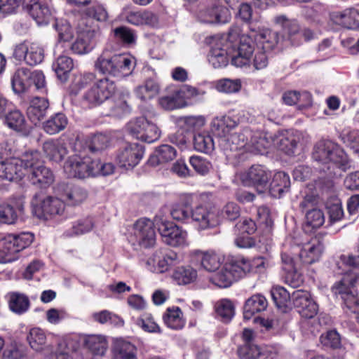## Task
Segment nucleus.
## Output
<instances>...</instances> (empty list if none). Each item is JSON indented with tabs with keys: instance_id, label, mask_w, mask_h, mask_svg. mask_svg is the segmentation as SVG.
Returning <instances> with one entry per match:
<instances>
[{
	"instance_id": "13d9d810",
	"label": "nucleus",
	"mask_w": 359,
	"mask_h": 359,
	"mask_svg": "<svg viewBox=\"0 0 359 359\" xmlns=\"http://www.w3.org/2000/svg\"><path fill=\"white\" fill-rule=\"evenodd\" d=\"M148 121L144 116L132 119L128 123L126 130L133 137L139 140L140 135L143 133L144 127L147 126Z\"/></svg>"
},
{
	"instance_id": "7c9ffc66",
	"label": "nucleus",
	"mask_w": 359,
	"mask_h": 359,
	"mask_svg": "<svg viewBox=\"0 0 359 359\" xmlns=\"http://www.w3.org/2000/svg\"><path fill=\"white\" fill-rule=\"evenodd\" d=\"M26 175H27L28 179L32 184L40 187H49L55 180L53 172L43 164L34 167Z\"/></svg>"
},
{
	"instance_id": "4d7b16f0",
	"label": "nucleus",
	"mask_w": 359,
	"mask_h": 359,
	"mask_svg": "<svg viewBox=\"0 0 359 359\" xmlns=\"http://www.w3.org/2000/svg\"><path fill=\"white\" fill-rule=\"evenodd\" d=\"M20 159L22 161V164L25 168L26 173L31 171L34 167L42 165L41 162V154L38 151L25 152L22 155Z\"/></svg>"
},
{
	"instance_id": "09e8293b",
	"label": "nucleus",
	"mask_w": 359,
	"mask_h": 359,
	"mask_svg": "<svg viewBox=\"0 0 359 359\" xmlns=\"http://www.w3.org/2000/svg\"><path fill=\"white\" fill-rule=\"evenodd\" d=\"M67 125L66 116L62 113H57L43 123L44 130L54 135L64 130Z\"/></svg>"
},
{
	"instance_id": "f8f14e48",
	"label": "nucleus",
	"mask_w": 359,
	"mask_h": 359,
	"mask_svg": "<svg viewBox=\"0 0 359 359\" xmlns=\"http://www.w3.org/2000/svg\"><path fill=\"white\" fill-rule=\"evenodd\" d=\"M31 204L34 215L44 219L53 215L62 214L66 207L63 200L46 195L41 191L33 196Z\"/></svg>"
},
{
	"instance_id": "338daca9",
	"label": "nucleus",
	"mask_w": 359,
	"mask_h": 359,
	"mask_svg": "<svg viewBox=\"0 0 359 359\" xmlns=\"http://www.w3.org/2000/svg\"><path fill=\"white\" fill-rule=\"evenodd\" d=\"M137 325L145 332L151 333H159L161 329L158 325L154 320L153 316L148 313H144L142 317L138 319Z\"/></svg>"
},
{
	"instance_id": "864d4df0",
	"label": "nucleus",
	"mask_w": 359,
	"mask_h": 359,
	"mask_svg": "<svg viewBox=\"0 0 359 359\" xmlns=\"http://www.w3.org/2000/svg\"><path fill=\"white\" fill-rule=\"evenodd\" d=\"M325 222L323 212L318 208L311 209L306 212L305 227L315 229L320 227Z\"/></svg>"
},
{
	"instance_id": "c03bdc74",
	"label": "nucleus",
	"mask_w": 359,
	"mask_h": 359,
	"mask_svg": "<svg viewBox=\"0 0 359 359\" xmlns=\"http://www.w3.org/2000/svg\"><path fill=\"white\" fill-rule=\"evenodd\" d=\"M177 155L175 149L168 144H162L156 149L149 158V163L153 165L172 161Z\"/></svg>"
},
{
	"instance_id": "680f3d73",
	"label": "nucleus",
	"mask_w": 359,
	"mask_h": 359,
	"mask_svg": "<svg viewBox=\"0 0 359 359\" xmlns=\"http://www.w3.org/2000/svg\"><path fill=\"white\" fill-rule=\"evenodd\" d=\"M262 348L254 343L244 344L238 349L241 359H257Z\"/></svg>"
},
{
	"instance_id": "603ef678",
	"label": "nucleus",
	"mask_w": 359,
	"mask_h": 359,
	"mask_svg": "<svg viewBox=\"0 0 359 359\" xmlns=\"http://www.w3.org/2000/svg\"><path fill=\"white\" fill-rule=\"evenodd\" d=\"M173 278L179 285L193 283L197 278V271L191 267H178L173 273Z\"/></svg>"
},
{
	"instance_id": "393cba45",
	"label": "nucleus",
	"mask_w": 359,
	"mask_h": 359,
	"mask_svg": "<svg viewBox=\"0 0 359 359\" xmlns=\"http://www.w3.org/2000/svg\"><path fill=\"white\" fill-rule=\"evenodd\" d=\"M282 262L283 264V269L285 271L284 279L286 284L292 288L299 287L304 280L302 274L299 272V264L292 257L286 252L281 254Z\"/></svg>"
},
{
	"instance_id": "a18cd8bd",
	"label": "nucleus",
	"mask_w": 359,
	"mask_h": 359,
	"mask_svg": "<svg viewBox=\"0 0 359 359\" xmlns=\"http://www.w3.org/2000/svg\"><path fill=\"white\" fill-rule=\"evenodd\" d=\"M215 310L217 318L224 323L231 321L235 314L234 306L228 299L217 301L215 304Z\"/></svg>"
},
{
	"instance_id": "4be33fe9",
	"label": "nucleus",
	"mask_w": 359,
	"mask_h": 359,
	"mask_svg": "<svg viewBox=\"0 0 359 359\" xmlns=\"http://www.w3.org/2000/svg\"><path fill=\"white\" fill-rule=\"evenodd\" d=\"M196 18L204 24H226L231 20V14L226 7L214 4L200 8Z\"/></svg>"
},
{
	"instance_id": "a211bd4d",
	"label": "nucleus",
	"mask_w": 359,
	"mask_h": 359,
	"mask_svg": "<svg viewBox=\"0 0 359 359\" xmlns=\"http://www.w3.org/2000/svg\"><path fill=\"white\" fill-rule=\"evenodd\" d=\"M192 209L193 224L198 231L212 229L219 223V212L216 208L197 203Z\"/></svg>"
},
{
	"instance_id": "a19ab883",
	"label": "nucleus",
	"mask_w": 359,
	"mask_h": 359,
	"mask_svg": "<svg viewBox=\"0 0 359 359\" xmlns=\"http://www.w3.org/2000/svg\"><path fill=\"white\" fill-rule=\"evenodd\" d=\"M49 103L46 98L35 97L27 109V115L30 120L35 124L46 116Z\"/></svg>"
},
{
	"instance_id": "9b49d317",
	"label": "nucleus",
	"mask_w": 359,
	"mask_h": 359,
	"mask_svg": "<svg viewBox=\"0 0 359 359\" xmlns=\"http://www.w3.org/2000/svg\"><path fill=\"white\" fill-rule=\"evenodd\" d=\"M154 222L164 243L172 247L188 245L187 232L182 227L160 215L155 216Z\"/></svg>"
},
{
	"instance_id": "473e14b6",
	"label": "nucleus",
	"mask_w": 359,
	"mask_h": 359,
	"mask_svg": "<svg viewBox=\"0 0 359 359\" xmlns=\"http://www.w3.org/2000/svg\"><path fill=\"white\" fill-rule=\"evenodd\" d=\"M268 306V302L264 296L260 294L252 295L248 298L243 307V318L245 320H250L253 316L264 311Z\"/></svg>"
},
{
	"instance_id": "bb28decb",
	"label": "nucleus",
	"mask_w": 359,
	"mask_h": 359,
	"mask_svg": "<svg viewBox=\"0 0 359 359\" xmlns=\"http://www.w3.org/2000/svg\"><path fill=\"white\" fill-rule=\"evenodd\" d=\"M236 265L237 259L232 263L226 264L219 272L210 278V281L219 287H229L234 280L243 277L240 269H233Z\"/></svg>"
},
{
	"instance_id": "5701e85b",
	"label": "nucleus",
	"mask_w": 359,
	"mask_h": 359,
	"mask_svg": "<svg viewBox=\"0 0 359 359\" xmlns=\"http://www.w3.org/2000/svg\"><path fill=\"white\" fill-rule=\"evenodd\" d=\"M6 153L0 152V178L8 181H19L27 173L19 157H11L4 160Z\"/></svg>"
},
{
	"instance_id": "49530a36",
	"label": "nucleus",
	"mask_w": 359,
	"mask_h": 359,
	"mask_svg": "<svg viewBox=\"0 0 359 359\" xmlns=\"http://www.w3.org/2000/svg\"><path fill=\"white\" fill-rule=\"evenodd\" d=\"M20 204L5 203L0 205V223L11 224L15 222L18 212L21 211Z\"/></svg>"
},
{
	"instance_id": "3c124183",
	"label": "nucleus",
	"mask_w": 359,
	"mask_h": 359,
	"mask_svg": "<svg viewBox=\"0 0 359 359\" xmlns=\"http://www.w3.org/2000/svg\"><path fill=\"white\" fill-rule=\"evenodd\" d=\"M114 36L116 41L126 46H130L135 43L137 35L135 32L126 26H121L114 30Z\"/></svg>"
},
{
	"instance_id": "2eb2a0df",
	"label": "nucleus",
	"mask_w": 359,
	"mask_h": 359,
	"mask_svg": "<svg viewBox=\"0 0 359 359\" xmlns=\"http://www.w3.org/2000/svg\"><path fill=\"white\" fill-rule=\"evenodd\" d=\"M271 176V172L264 166L254 165L248 170L238 172L235 180L241 182L245 187H254L258 193L262 194L266 190Z\"/></svg>"
},
{
	"instance_id": "6e6552de",
	"label": "nucleus",
	"mask_w": 359,
	"mask_h": 359,
	"mask_svg": "<svg viewBox=\"0 0 359 359\" xmlns=\"http://www.w3.org/2000/svg\"><path fill=\"white\" fill-rule=\"evenodd\" d=\"M86 149L82 140L78 136L73 147L76 154L69 158V177L84 179L96 176L98 170L94 164V159L81 154Z\"/></svg>"
},
{
	"instance_id": "0e129e2a",
	"label": "nucleus",
	"mask_w": 359,
	"mask_h": 359,
	"mask_svg": "<svg viewBox=\"0 0 359 359\" xmlns=\"http://www.w3.org/2000/svg\"><path fill=\"white\" fill-rule=\"evenodd\" d=\"M216 88L225 93H237L241 88V82L239 79H224L217 82Z\"/></svg>"
},
{
	"instance_id": "a878e982",
	"label": "nucleus",
	"mask_w": 359,
	"mask_h": 359,
	"mask_svg": "<svg viewBox=\"0 0 359 359\" xmlns=\"http://www.w3.org/2000/svg\"><path fill=\"white\" fill-rule=\"evenodd\" d=\"M56 29L58 32V43L55 47V52L61 53L58 55L55 62L53 64V69L55 72L57 79L62 82L67 80V55L66 51L62 50L66 42L65 34L58 29L56 24Z\"/></svg>"
},
{
	"instance_id": "4c0bfd02",
	"label": "nucleus",
	"mask_w": 359,
	"mask_h": 359,
	"mask_svg": "<svg viewBox=\"0 0 359 359\" xmlns=\"http://www.w3.org/2000/svg\"><path fill=\"white\" fill-rule=\"evenodd\" d=\"M112 352L113 359H137L135 346L123 339L116 340Z\"/></svg>"
},
{
	"instance_id": "6e6d98bb",
	"label": "nucleus",
	"mask_w": 359,
	"mask_h": 359,
	"mask_svg": "<svg viewBox=\"0 0 359 359\" xmlns=\"http://www.w3.org/2000/svg\"><path fill=\"white\" fill-rule=\"evenodd\" d=\"M271 294L275 304L279 309L285 307L290 298H292L290 292L279 285L273 286L271 288Z\"/></svg>"
},
{
	"instance_id": "72a5a7b5",
	"label": "nucleus",
	"mask_w": 359,
	"mask_h": 359,
	"mask_svg": "<svg viewBox=\"0 0 359 359\" xmlns=\"http://www.w3.org/2000/svg\"><path fill=\"white\" fill-rule=\"evenodd\" d=\"M290 187L288 174L283 171L276 172L269 185V191L273 198H280L283 194L287 192Z\"/></svg>"
},
{
	"instance_id": "0eeeda50",
	"label": "nucleus",
	"mask_w": 359,
	"mask_h": 359,
	"mask_svg": "<svg viewBox=\"0 0 359 359\" xmlns=\"http://www.w3.org/2000/svg\"><path fill=\"white\" fill-rule=\"evenodd\" d=\"M239 140H242L244 145L236 148L234 154L243 150L254 154H264L266 150L275 144V134L254 130L251 128H244L239 135Z\"/></svg>"
},
{
	"instance_id": "aec40b11",
	"label": "nucleus",
	"mask_w": 359,
	"mask_h": 359,
	"mask_svg": "<svg viewBox=\"0 0 359 359\" xmlns=\"http://www.w3.org/2000/svg\"><path fill=\"white\" fill-rule=\"evenodd\" d=\"M144 154V147L137 142H126L118 149L116 154L118 165L126 170H132L137 165Z\"/></svg>"
},
{
	"instance_id": "412c9836",
	"label": "nucleus",
	"mask_w": 359,
	"mask_h": 359,
	"mask_svg": "<svg viewBox=\"0 0 359 359\" xmlns=\"http://www.w3.org/2000/svg\"><path fill=\"white\" fill-rule=\"evenodd\" d=\"M180 262L175 252L169 250L163 253L161 250H157L146 260L145 266L153 273H162L175 266Z\"/></svg>"
},
{
	"instance_id": "f03ea898",
	"label": "nucleus",
	"mask_w": 359,
	"mask_h": 359,
	"mask_svg": "<svg viewBox=\"0 0 359 359\" xmlns=\"http://www.w3.org/2000/svg\"><path fill=\"white\" fill-rule=\"evenodd\" d=\"M96 75L92 72L74 75L69 87V94L76 95L81 89L93 83L83 95V100L90 106H97L108 100L114 93L116 84L108 78L95 81Z\"/></svg>"
},
{
	"instance_id": "2f4dec72",
	"label": "nucleus",
	"mask_w": 359,
	"mask_h": 359,
	"mask_svg": "<svg viewBox=\"0 0 359 359\" xmlns=\"http://www.w3.org/2000/svg\"><path fill=\"white\" fill-rule=\"evenodd\" d=\"M194 254L200 260L201 267L209 272L217 270L224 261L223 256L212 250L206 251L198 250Z\"/></svg>"
},
{
	"instance_id": "5fc2aeb1",
	"label": "nucleus",
	"mask_w": 359,
	"mask_h": 359,
	"mask_svg": "<svg viewBox=\"0 0 359 359\" xmlns=\"http://www.w3.org/2000/svg\"><path fill=\"white\" fill-rule=\"evenodd\" d=\"M340 139L355 152H359V130L345 128L340 134Z\"/></svg>"
},
{
	"instance_id": "e433bc0d",
	"label": "nucleus",
	"mask_w": 359,
	"mask_h": 359,
	"mask_svg": "<svg viewBox=\"0 0 359 359\" xmlns=\"http://www.w3.org/2000/svg\"><path fill=\"white\" fill-rule=\"evenodd\" d=\"M299 140L293 133L275 134V144L273 147L277 148L288 156L294 155L297 151Z\"/></svg>"
},
{
	"instance_id": "c9c22d12",
	"label": "nucleus",
	"mask_w": 359,
	"mask_h": 359,
	"mask_svg": "<svg viewBox=\"0 0 359 359\" xmlns=\"http://www.w3.org/2000/svg\"><path fill=\"white\" fill-rule=\"evenodd\" d=\"M43 151L51 161L60 163L67 154L65 143L60 140H48L43 143Z\"/></svg>"
},
{
	"instance_id": "774afa93",
	"label": "nucleus",
	"mask_w": 359,
	"mask_h": 359,
	"mask_svg": "<svg viewBox=\"0 0 359 359\" xmlns=\"http://www.w3.org/2000/svg\"><path fill=\"white\" fill-rule=\"evenodd\" d=\"M86 190L79 186H73L69 191V205H78L87 198Z\"/></svg>"
},
{
	"instance_id": "1a4fd4ad",
	"label": "nucleus",
	"mask_w": 359,
	"mask_h": 359,
	"mask_svg": "<svg viewBox=\"0 0 359 359\" xmlns=\"http://www.w3.org/2000/svg\"><path fill=\"white\" fill-rule=\"evenodd\" d=\"M228 39L226 35L213 36L208 39L210 47L208 60L214 68L226 67L229 58L232 60L238 55V48L236 49ZM231 64L235 66L232 62Z\"/></svg>"
},
{
	"instance_id": "f3484780",
	"label": "nucleus",
	"mask_w": 359,
	"mask_h": 359,
	"mask_svg": "<svg viewBox=\"0 0 359 359\" xmlns=\"http://www.w3.org/2000/svg\"><path fill=\"white\" fill-rule=\"evenodd\" d=\"M154 226V220L151 221L147 218L137 220L133 225L130 242L144 248L153 247L156 243Z\"/></svg>"
},
{
	"instance_id": "bf43d9fd",
	"label": "nucleus",
	"mask_w": 359,
	"mask_h": 359,
	"mask_svg": "<svg viewBox=\"0 0 359 359\" xmlns=\"http://www.w3.org/2000/svg\"><path fill=\"white\" fill-rule=\"evenodd\" d=\"M130 107L128 104L126 95H121L114 101L111 108V115L116 117H123L130 113Z\"/></svg>"
},
{
	"instance_id": "58836bf2",
	"label": "nucleus",
	"mask_w": 359,
	"mask_h": 359,
	"mask_svg": "<svg viewBox=\"0 0 359 359\" xmlns=\"http://www.w3.org/2000/svg\"><path fill=\"white\" fill-rule=\"evenodd\" d=\"M193 147L198 152L211 154L215 148V144L212 135L209 133L201 131L194 133Z\"/></svg>"
},
{
	"instance_id": "cd10ccee",
	"label": "nucleus",
	"mask_w": 359,
	"mask_h": 359,
	"mask_svg": "<svg viewBox=\"0 0 359 359\" xmlns=\"http://www.w3.org/2000/svg\"><path fill=\"white\" fill-rule=\"evenodd\" d=\"M24 6L38 25L48 24L52 12L45 1L42 0H24Z\"/></svg>"
},
{
	"instance_id": "39448f33",
	"label": "nucleus",
	"mask_w": 359,
	"mask_h": 359,
	"mask_svg": "<svg viewBox=\"0 0 359 359\" xmlns=\"http://www.w3.org/2000/svg\"><path fill=\"white\" fill-rule=\"evenodd\" d=\"M312 158L328 170L337 167L345 171L350 167L348 156L344 149L330 140H320L314 145Z\"/></svg>"
},
{
	"instance_id": "20e7f679",
	"label": "nucleus",
	"mask_w": 359,
	"mask_h": 359,
	"mask_svg": "<svg viewBox=\"0 0 359 359\" xmlns=\"http://www.w3.org/2000/svg\"><path fill=\"white\" fill-rule=\"evenodd\" d=\"M135 66V58L130 54H110L104 50L95 62V68L100 74L121 80L132 74Z\"/></svg>"
},
{
	"instance_id": "b1692460",
	"label": "nucleus",
	"mask_w": 359,
	"mask_h": 359,
	"mask_svg": "<svg viewBox=\"0 0 359 359\" xmlns=\"http://www.w3.org/2000/svg\"><path fill=\"white\" fill-rule=\"evenodd\" d=\"M292 300L297 312L306 318H312L318 311V305L306 290H298L292 294Z\"/></svg>"
},
{
	"instance_id": "f704fd0d",
	"label": "nucleus",
	"mask_w": 359,
	"mask_h": 359,
	"mask_svg": "<svg viewBox=\"0 0 359 359\" xmlns=\"http://www.w3.org/2000/svg\"><path fill=\"white\" fill-rule=\"evenodd\" d=\"M11 86L16 94L27 92L32 87L29 69L25 67L18 68L11 78Z\"/></svg>"
},
{
	"instance_id": "7ed1b4c3",
	"label": "nucleus",
	"mask_w": 359,
	"mask_h": 359,
	"mask_svg": "<svg viewBox=\"0 0 359 359\" xmlns=\"http://www.w3.org/2000/svg\"><path fill=\"white\" fill-rule=\"evenodd\" d=\"M238 124V121L229 115L216 116L210 122V130L217 137L219 149L228 158H236L234 154L236 148L244 145L243 141L239 140L240 132H232Z\"/></svg>"
},
{
	"instance_id": "e2e57ef3",
	"label": "nucleus",
	"mask_w": 359,
	"mask_h": 359,
	"mask_svg": "<svg viewBox=\"0 0 359 359\" xmlns=\"http://www.w3.org/2000/svg\"><path fill=\"white\" fill-rule=\"evenodd\" d=\"M7 126L18 131L22 130L25 125V119L22 114L18 111H12L6 117Z\"/></svg>"
},
{
	"instance_id": "ddd939ff",
	"label": "nucleus",
	"mask_w": 359,
	"mask_h": 359,
	"mask_svg": "<svg viewBox=\"0 0 359 359\" xmlns=\"http://www.w3.org/2000/svg\"><path fill=\"white\" fill-rule=\"evenodd\" d=\"M72 351H77L81 346L86 348L94 355L103 356L108 348V341L102 334H69V346Z\"/></svg>"
},
{
	"instance_id": "37998d69",
	"label": "nucleus",
	"mask_w": 359,
	"mask_h": 359,
	"mask_svg": "<svg viewBox=\"0 0 359 359\" xmlns=\"http://www.w3.org/2000/svg\"><path fill=\"white\" fill-rule=\"evenodd\" d=\"M27 341L29 346L36 351L41 352L46 349H50L48 346L46 345V333L39 327H33L29 330L27 336Z\"/></svg>"
},
{
	"instance_id": "ea45409f",
	"label": "nucleus",
	"mask_w": 359,
	"mask_h": 359,
	"mask_svg": "<svg viewBox=\"0 0 359 359\" xmlns=\"http://www.w3.org/2000/svg\"><path fill=\"white\" fill-rule=\"evenodd\" d=\"M205 123L206 118L203 115L179 116L175 119L177 127L185 131L199 130Z\"/></svg>"
},
{
	"instance_id": "6ab92c4d",
	"label": "nucleus",
	"mask_w": 359,
	"mask_h": 359,
	"mask_svg": "<svg viewBox=\"0 0 359 359\" xmlns=\"http://www.w3.org/2000/svg\"><path fill=\"white\" fill-rule=\"evenodd\" d=\"M101 36V32L97 25L82 28L79 32L76 41L71 46L72 52L79 55L90 53L95 47Z\"/></svg>"
},
{
	"instance_id": "4468645a",
	"label": "nucleus",
	"mask_w": 359,
	"mask_h": 359,
	"mask_svg": "<svg viewBox=\"0 0 359 359\" xmlns=\"http://www.w3.org/2000/svg\"><path fill=\"white\" fill-rule=\"evenodd\" d=\"M207 198L205 193H187L180 197V203L172 206L170 215L173 219L184 224H191L192 206L203 202Z\"/></svg>"
},
{
	"instance_id": "dca6fc26",
	"label": "nucleus",
	"mask_w": 359,
	"mask_h": 359,
	"mask_svg": "<svg viewBox=\"0 0 359 359\" xmlns=\"http://www.w3.org/2000/svg\"><path fill=\"white\" fill-rule=\"evenodd\" d=\"M142 74L144 77V83L135 88L134 93L139 100L147 102L158 95L161 85L157 73L148 64L144 65Z\"/></svg>"
},
{
	"instance_id": "c756f323",
	"label": "nucleus",
	"mask_w": 359,
	"mask_h": 359,
	"mask_svg": "<svg viewBox=\"0 0 359 359\" xmlns=\"http://www.w3.org/2000/svg\"><path fill=\"white\" fill-rule=\"evenodd\" d=\"M331 17L335 23L345 28L359 30V11L356 8L333 12Z\"/></svg>"
},
{
	"instance_id": "69168bd1",
	"label": "nucleus",
	"mask_w": 359,
	"mask_h": 359,
	"mask_svg": "<svg viewBox=\"0 0 359 359\" xmlns=\"http://www.w3.org/2000/svg\"><path fill=\"white\" fill-rule=\"evenodd\" d=\"M143 133L140 135L139 140L145 142L147 143H152L158 140L161 136V130L158 126L148 121L147 126L144 127Z\"/></svg>"
},
{
	"instance_id": "f257e3e1",
	"label": "nucleus",
	"mask_w": 359,
	"mask_h": 359,
	"mask_svg": "<svg viewBox=\"0 0 359 359\" xmlns=\"http://www.w3.org/2000/svg\"><path fill=\"white\" fill-rule=\"evenodd\" d=\"M229 36H241V28L238 25H233L229 30ZM281 38L277 32L269 28L253 24L249 25V32L243 34L240 37L238 47V55L233 57L232 62L236 67H250L251 57L255 50V46L259 50L271 53L278 49Z\"/></svg>"
},
{
	"instance_id": "c85d7f7f",
	"label": "nucleus",
	"mask_w": 359,
	"mask_h": 359,
	"mask_svg": "<svg viewBox=\"0 0 359 359\" xmlns=\"http://www.w3.org/2000/svg\"><path fill=\"white\" fill-rule=\"evenodd\" d=\"M270 266L269 259L264 257H257L252 259L241 257L237 259V265L233 269H240L242 276L247 273H263Z\"/></svg>"
},
{
	"instance_id": "de8ad7c7",
	"label": "nucleus",
	"mask_w": 359,
	"mask_h": 359,
	"mask_svg": "<svg viewBox=\"0 0 359 359\" xmlns=\"http://www.w3.org/2000/svg\"><path fill=\"white\" fill-rule=\"evenodd\" d=\"M0 252L5 255L11 256L4 262H11L16 259L15 255L19 252L15 245L14 234H8L0 238Z\"/></svg>"
},
{
	"instance_id": "9d476101",
	"label": "nucleus",
	"mask_w": 359,
	"mask_h": 359,
	"mask_svg": "<svg viewBox=\"0 0 359 359\" xmlns=\"http://www.w3.org/2000/svg\"><path fill=\"white\" fill-rule=\"evenodd\" d=\"M274 22L283 29L282 39L289 41L292 46H299L304 41L313 39L315 36L311 29L309 28L302 29L297 20L289 19L284 15L275 17Z\"/></svg>"
},
{
	"instance_id": "8fccbe9b",
	"label": "nucleus",
	"mask_w": 359,
	"mask_h": 359,
	"mask_svg": "<svg viewBox=\"0 0 359 359\" xmlns=\"http://www.w3.org/2000/svg\"><path fill=\"white\" fill-rule=\"evenodd\" d=\"M29 306V301L26 295L18 292L10 294L9 307L12 311L22 314L28 310Z\"/></svg>"
},
{
	"instance_id": "423d86ee",
	"label": "nucleus",
	"mask_w": 359,
	"mask_h": 359,
	"mask_svg": "<svg viewBox=\"0 0 359 359\" xmlns=\"http://www.w3.org/2000/svg\"><path fill=\"white\" fill-rule=\"evenodd\" d=\"M285 248H289L290 255L297 256L304 264H311L319 261L323 252V245L318 239L304 241L300 236H288L284 243Z\"/></svg>"
},
{
	"instance_id": "79ce46f5",
	"label": "nucleus",
	"mask_w": 359,
	"mask_h": 359,
	"mask_svg": "<svg viewBox=\"0 0 359 359\" xmlns=\"http://www.w3.org/2000/svg\"><path fill=\"white\" fill-rule=\"evenodd\" d=\"M163 319L165 325L171 330H181L185 325L183 313L179 307L167 309Z\"/></svg>"
},
{
	"instance_id": "052dcab7",
	"label": "nucleus",
	"mask_w": 359,
	"mask_h": 359,
	"mask_svg": "<svg viewBox=\"0 0 359 359\" xmlns=\"http://www.w3.org/2000/svg\"><path fill=\"white\" fill-rule=\"evenodd\" d=\"M25 62L31 66L41 63L44 57L43 48L36 43H30Z\"/></svg>"
}]
</instances>
